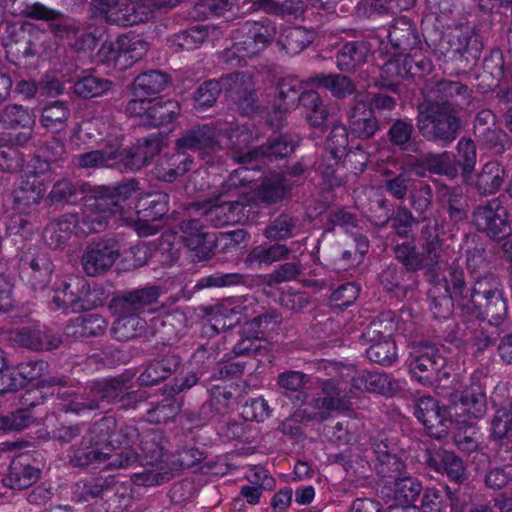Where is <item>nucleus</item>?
<instances>
[{"instance_id":"obj_56","label":"nucleus","mask_w":512,"mask_h":512,"mask_svg":"<svg viewBox=\"0 0 512 512\" xmlns=\"http://www.w3.org/2000/svg\"><path fill=\"white\" fill-rule=\"evenodd\" d=\"M88 290L89 286L82 279L75 278L70 282L62 281L54 291L52 302L57 308L75 307Z\"/></svg>"},{"instance_id":"obj_17","label":"nucleus","mask_w":512,"mask_h":512,"mask_svg":"<svg viewBox=\"0 0 512 512\" xmlns=\"http://www.w3.org/2000/svg\"><path fill=\"white\" fill-rule=\"evenodd\" d=\"M224 84L228 86L227 96L238 106L241 113L251 115L259 110V102L252 78L243 72L225 75Z\"/></svg>"},{"instance_id":"obj_37","label":"nucleus","mask_w":512,"mask_h":512,"mask_svg":"<svg viewBox=\"0 0 512 512\" xmlns=\"http://www.w3.org/2000/svg\"><path fill=\"white\" fill-rule=\"evenodd\" d=\"M507 300L504 294L494 298L471 305L469 310H463V315L475 317L478 320L487 322L489 326L501 329L507 317Z\"/></svg>"},{"instance_id":"obj_33","label":"nucleus","mask_w":512,"mask_h":512,"mask_svg":"<svg viewBox=\"0 0 512 512\" xmlns=\"http://www.w3.org/2000/svg\"><path fill=\"white\" fill-rule=\"evenodd\" d=\"M92 6L96 12L104 16L108 21L123 26L143 22L148 18L147 13L137 11L135 3L128 4L122 9L118 8L120 0H93Z\"/></svg>"},{"instance_id":"obj_41","label":"nucleus","mask_w":512,"mask_h":512,"mask_svg":"<svg viewBox=\"0 0 512 512\" xmlns=\"http://www.w3.org/2000/svg\"><path fill=\"white\" fill-rule=\"evenodd\" d=\"M309 83L327 90L335 99H346L357 92L356 83L342 73H319L311 77Z\"/></svg>"},{"instance_id":"obj_39","label":"nucleus","mask_w":512,"mask_h":512,"mask_svg":"<svg viewBox=\"0 0 512 512\" xmlns=\"http://www.w3.org/2000/svg\"><path fill=\"white\" fill-rule=\"evenodd\" d=\"M352 386L359 390L394 396L400 390L397 380L386 373L361 371L352 378Z\"/></svg>"},{"instance_id":"obj_48","label":"nucleus","mask_w":512,"mask_h":512,"mask_svg":"<svg viewBox=\"0 0 512 512\" xmlns=\"http://www.w3.org/2000/svg\"><path fill=\"white\" fill-rule=\"evenodd\" d=\"M116 314L119 316L114 321L111 329L112 335L116 340L127 342L146 334L147 322L145 319L132 312Z\"/></svg>"},{"instance_id":"obj_59","label":"nucleus","mask_w":512,"mask_h":512,"mask_svg":"<svg viewBox=\"0 0 512 512\" xmlns=\"http://www.w3.org/2000/svg\"><path fill=\"white\" fill-rule=\"evenodd\" d=\"M298 218L288 212H281L264 229L263 235L269 241H283L294 237Z\"/></svg>"},{"instance_id":"obj_43","label":"nucleus","mask_w":512,"mask_h":512,"mask_svg":"<svg viewBox=\"0 0 512 512\" xmlns=\"http://www.w3.org/2000/svg\"><path fill=\"white\" fill-rule=\"evenodd\" d=\"M309 381V375L295 370L284 371L277 377V385L283 395L297 407H301L307 402L308 393L304 391V387Z\"/></svg>"},{"instance_id":"obj_3","label":"nucleus","mask_w":512,"mask_h":512,"mask_svg":"<svg viewBox=\"0 0 512 512\" xmlns=\"http://www.w3.org/2000/svg\"><path fill=\"white\" fill-rule=\"evenodd\" d=\"M128 379L123 376L92 382L85 391L63 406V411L80 414L119 403L123 409H135L145 402L147 393L142 390L126 392Z\"/></svg>"},{"instance_id":"obj_53","label":"nucleus","mask_w":512,"mask_h":512,"mask_svg":"<svg viewBox=\"0 0 512 512\" xmlns=\"http://www.w3.org/2000/svg\"><path fill=\"white\" fill-rule=\"evenodd\" d=\"M385 179L382 187L384 191L393 199L402 201L406 199L418 179L413 178L412 172L406 168H401L399 173L390 170L384 171Z\"/></svg>"},{"instance_id":"obj_63","label":"nucleus","mask_w":512,"mask_h":512,"mask_svg":"<svg viewBox=\"0 0 512 512\" xmlns=\"http://www.w3.org/2000/svg\"><path fill=\"white\" fill-rule=\"evenodd\" d=\"M114 83L106 78L86 75L74 83V93L83 99L101 97L112 89Z\"/></svg>"},{"instance_id":"obj_22","label":"nucleus","mask_w":512,"mask_h":512,"mask_svg":"<svg viewBox=\"0 0 512 512\" xmlns=\"http://www.w3.org/2000/svg\"><path fill=\"white\" fill-rule=\"evenodd\" d=\"M238 390V386L234 383L213 386L210 400L203 403L197 415L194 418H190V420L204 423L224 415L235 402V394Z\"/></svg>"},{"instance_id":"obj_13","label":"nucleus","mask_w":512,"mask_h":512,"mask_svg":"<svg viewBox=\"0 0 512 512\" xmlns=\"http://www.w3.org/2000/svg\"><path fill=\"white\" fill-rule=\"evenodd\" d=\"M472 222L478 231L493 240H504L512 235V222L496 201L477 206L472 212Z\"/></svg>"},{"instance_id":"obj_27","label":"nucleus","mask_w":512,"mask_h":512,"mask_svg":"<svg viewBox=\"0 0 512 512\" xmlns=\"http://www.w3.org/2000/svg\"><path fill=\"white\" fill-rule=\"evenodd\" d=\"M373 55L372 44L367 40L344 43L337 51L336 66L343 73H354Z\"/></svg>"},{"instance_id":"obj_57","label":"nucleus","mask_w":512,"mask_h":512,"mask_svg":"<svg viewBox=\"0 0 512 512\" xmlns=\"http://www.w3.org/2000/svg\"><path fill=\"white\" fill-rule=\"evenodd\" d=\"M23 265L31 269L30 282L34 290H42L50 282L53 263L47 254L39 253L34 256L25 255Z\"/></svg>"},{"instance_id":"obj_28","label":"nucleus","mask_w":512,"mask_h":512,"mask_svg":"<svg viewBox=\"0 0 512 512\" xmlns=\"http://www.w3.org/2000/svg\"><path fill=\"white\" fill-rule=\"evenodd\" d=\"M437 204L453 224L468 218L469 205L460 186L442 185L437 190Z\"/></svg>"},{"instance_id":"obj_60","label":"nucleus","mask_w":512,"mask_h":512,"mask_svg":"<svg viewBox=\"0 0 512 512\" xmlns=\"http://www.w3.org/2000/svg\"><path fill=\"white\" fill-rule=\"evenodd\" d=\"M262 244L254 247L248 254L246 261L250 264L271 265L274 262L285 260L289 257L291 249L280 242Z\"/></svg>"},{"instance_id":"obj_49","label":"nucleus","mask_w":512,"mask_h":512,"mask_svg":"<svg viewBox=\"0 0 512 512\" xmlns=\"http://www.w3.org/2000/svg\"><path fill=\"white\" fill-rule=\"evenodd\" d=\"M170 76L160 70H149L135 77L131 85L132 95L150 97L162 92L169 84Z\"/></svg>"},{"instance_id":"obj_15","label":"nucleus","mask_w":512,"mask_h":512,"mask_svg":"<svg viewBox=\"0 0 512 512\" xmlns=\"http://www.w3.org/2000/svg\"><path fill=\"white\" fill-rule=\"evenodd\" d=\"M149 49L148 42L139 37L123 36L116 42L104 43L101 52L106 61H113L120 70L126 69L141 60Z\"/></svg>"},{"instance_id":"obj_31","label":"nucleus","mask_w":512,"mask_h":512,"mask_svg":"<svg viewBox=\"0 0 512 512\" xmlns=\"http://www.w3.org/2000/svg\"><path fill=\"white\" fill-rule=\"evenodd\" d=\"M427 297L433 317L438 320L448 319L456 306L455 290L451 287L450 276L434 282Z\"/></svg>"},{"instance_id":"obj_29","label":"nucleus","mask_w":512,"mask_h":512,"mask_svg":"<svg viewBox=\"0 0 512 512\" xmlns=\"http://www.w3.org/2000/svg\"><path fill=\"white\" fill-rule=\"evenodd\" d=\"M12 340L20 347L33 351H50L57 349L61 343V337L49 329L38 327H22L12 333Z\"/></svg>"},{"instance_id":"obj_55","label":"nucleus","mask_w":512,"mask_h":512,"mask_svg":"<svg viewBox=\"0 0 512 512\" xmlns=\"http://www.w3.org/2000/svg\"><path fill=\"white\" fill-rule=\"evenodd\" d=\"M315 31L304 27H288L283 30L278 43L289 55H297L305 50L315 39Z\"/></svg>"},{"instance_id":"obj_8","label":"nucleus","mask_w":512,"mask_h":512,"mask_svg":"<svg viewBox=\"0 0 512 512\" xmlns=\"http://www.w3.org/2000/svg\"><path fill=\"white\" fill-rule=\"evenodd\" d=\"M452 289L455 290L456 308L460 311L469 310L471 305L504 294L501 278L494 273H486L474 277L469 287L465 281V273L461 267L450 266L448 270Z\"/></svg>"},{"instance_id":"obj_6","label":"nucleus","mask_w":512,"mask_h":512,"mask_svg":"<svg viewBox=\"0 0 512 512\" xmlns=\"http://www.w3.org/2000/svg\"><path fill=\"white\" fill-rule=\"evenodd\" d=\"M395 328L392 311L381 313L364 327L360 340L363 344L369 345L366 356L371 362L388 367L397 361L396 343L392 338Z\"/></svg>"},{"instance_id":"obj_52","label":"nucleus","mask_w":512,"mask_h":512,"mask_svg":"<svg viewBox=\"0 0 512 512\" xmlns=\"http://www.w3.org/2000/svg\"><path fill=\"white\" fill-rule=\"evenodd\" d=\"M299 104L306 109V120L311 127L321 129L322 131L327 128L329 111L317 91H303Z\"/></svg>"},{"instance_id":"obj_30","label":"nucleus","mask_w":512,"mask_h":512,"mask_svg":"<svg viewBox=\"0 0 512 512\" xmlns=\"http://www.w3.org/2000/svg\"><path fill=\"white\" fill-rule=\"evenodd\" d=\"M32 457L29 454L15 456L9 466L8 474L4 478L5 486L22 490L33 485L40 478V469L32 465Z\"/></svg>"},{"instance_id":"obj_2","label":"nucleus","mask_w":512,"mask_h":512,"mask_svg":"<svg viewBox=\"0 0 512 512\" xmlns=\"http://www.w3.org/2000/svg\"><path fill=\"white\" fill-rule=\"evenodd\" d=\"M138 183L135 180L119 183L113 186H94L89 188L86 196V211L80 222L81 230L86 233H99L108 226L111 215H123L126 202L136 193Z\"/></svg>"},{"instance_id":"obj_61","label":"nucleus","mask_w":512,"mask_h":512,"mask_svg":"<svg viewBox=\"0 0 512 512\" xmlns=\"http://www.w3.org/2000/svg\"><path fill=\"white\" fill-rule=\"evenodd\" d=\"M108 452L102 447L98 448L94 444L85 443V435L78 446H72L69 455V464L75 468L87 467L95 462H103L107 458Z\"/></svg>"},{"instance_id":"obj_7","label":"nucleus","mask_w":512,"mask_h":512,"mask_svg":"<svg viewBox=\"0 0 512 512\" xmlns=\"http://www.w3.org/2000/svg\"><path fill=\"white\" fill-rule=\"evenodd\" d=\"M5 47L8 60L18 67L26 68L32 59L41 56L50 48V36L30 23L13 25Z\"/></svg>"},{"instance_id":"obj_14","label":"nucleus","mask_w":512,"mask_h":512,"mask_svg":"<svg viewBox=\"0 0 512 512\" xmlns=\"http://www.w3.org/2000/svg\"><path fill=\"white\" fill-rule=\"evenodd\" d=\"M443 362L444 357L439 353V349L428 341L414 343L407 360L412 378L424 386L431 383L432 376Z\"/></svg>"},{"instance_id":"obj_54","label":"nucleus","mask_w":512,"mask_h":512,"mask_svg":"<svg viewBox=\"0 0 512 512\" xmlns=\"http://www.w3.org/2000/svg\"><path fill=\"white\" fill-rule=\"evenodd\" d=\"M107 328L106 320L99 314L79 316L66 326V334L75 338H90L102 335Z\"/></svg>"},{"instance_id":"obj_38","label":"nucleus","mask_w":512,"mask_h":512,"mask_svg":"<svg viewBox=\"0 0 512 512\" xmlns=\"http://www.w3.org/2000/svg\"><path fill=\"white\" fill-rule=\"evenodd\" d=\"M409 166L414 169L416 174L420 177L424 176L425 172L450 178L455 177L457 174V169L452 162L451 155L447 151L421 154L420 157L411 162Z\"/></svg>"},{"instance_id":"obj_12","label":"nucleus","mask_w":512,"mask_h":512,"mask_svg":"<svg viewBox=\"0 0 512 512\" xmlns=\"http://www.w3.org/2000/svg\"><path fill=\"white\" fill-rule=\"evenodd\" d=\"M320 394L314 397L311 405L319 411L321 420L327 419L331 412H347L352 409L351 391L347 386L334 379H320L317 381Z\"/></svg>"},{"instance_id":"obj_36","label":"nucleus","mask_w":512,"mask_h":512,"mask_svg":"<svg viewBox=\"0 0 512 512\" xmlns=\"http://www.w3.org/2000/svg\"><path fill=\"white\" fill-rule=\"evenodd\" d=\"M46 187L36 173L22 178L21 184L14 192V205L19 213H30L42 201Z\"/></svg>"},{"instance_id":"obj_1","label":"nucleus","mask_w":512,"mask_h":512,"mask_svg":"<svg viewBox=\"0 0 512 512\" xmlns=\"http://www.w3.org/2000/svg\"><path fill=\"white\" fill-rule=\"evenodd\" d=\"M472 89L460 81L431 79L423 87V100L417 106L416 128L429 143L445 148L462 130L460 113L472 98Z\"/></svg>"},{"instance_id":"obj_21","label":"nucleus","mask_w":512,"mask_h":512,"mask_svg":"<svg viewBox=\"0 0 512 512\" xmlns=\"http://www.w3.org/2000/svg\"><path fill=\"white\" fill-rule=\"evenodd\" d=\"M373 467L382 478L396 479L404 474L406 464L397 449L385 440L374 439L371 443Z\"/></svg>"},{"instance_id":"obj_23","label":"nucleus","mask_w":512,"mask_h":512,"mask_svg":"<svg viewBox=\"0 0 512 512\" xmlns=\"http://www.w3.org/2000/svg\"><path fill=\"white\" fill-rule=\"evenodd\" d=\"M388 38L392 47L401 54L421 49L422 40L416 23L406 16L395 18L390 25Z\"/></svg>"},{"instance_id":"obj_25","label":"nucleus","mask_w":512,"mask_h":512,"mask_svg":"<svg viewBox=\"0 0 512 512\" xmlns=\"http://www.w3.org/2000/svg\"><path fill=\"white\" fill-rule=\"evenodd\" d=\"M347 128L352 137L369 140L380 130V122L373 112V108L359 100L351 107Z\"/></svg>"},{"instance_id":"obj_20","label":"nucleus","mask_w":512,"mask_h":512,"mask_svg":"<svg viewBox=\"0 0 512 512\" xmlns=\"http://www.w3.org/2000/svg\"><path fill=\"white\" fill-rule=\"evenodd\" d=\"M455 414L469 419H481L487 413V396L479 378L472 376L470 383L460 393L455 401Z\"/></svg>"},{"instance_id":"obj_18","label":"nucleus","mask_w":512,"mask_h":512,"mask_svg":"<svg viewBox=\"0 0 512 512\" xmlns=\"http://www.w3.org/2000/svg\"><path fill=\"white\" fill-rule=\"evenodd\" d=\"M244 55L253 57L272 43L277 34L274 22L268 18L259 21H247L241 28Z\"/></svg>"},{"instance_id":"obj_40","label":"nucleus","mask_w":512,"mask_h":512,"mask_svg":"<svg viewBox=\"0 0 512 512\" xmlns=\"http://www.w3.org/2000/svg\"><path fill=\"white\" fill-rule=\"evenodd\" d=\"M386 136L388 143L401 152L417 153L419 151L415 127L410 119L397 118L393 120Z\"/></svg>"},{"instance_id":"obj_51","label":"nucleus","mask_w":512,"mask_h":512,"mask_svg":"<svg viewBox=\"0 0 512 512\" xmlns=\"http://www.w3.org/2000/svg\"><path fill=\"white\" fill-rule=\"evenodd\" d=\"M117 428V419L113 415L104 416L95 421L85 434V443L102 447L104 451H113L114 431Z\"/></svg>"},{"instance_id":"obj_44","label":"nucleus","mask_w":512,"mask_h":512,"mask_svg":"<svg viewBox=\"0 0 512 512\" xmlns=\"http://www.w3.org/2000/svg\"><path fill=\"white\" fill-rule=\"evenodd\" d=\"M349 130L341 124L334 125L325 141V154L323 161L327 162V169L333 172L340 160L347 156Z\"/></svg>"},{"instance_id":"obj_24","label":"nucleus","mask_w":512,"mask_h":512,"mask_svg":"<svg viewBox=\"0 0 512 512\" xmlns=\"http://www.w3.org/2000/svg\"><path fill=\"white\" fill-rule=\"evenodd\" d=\"M302 95V86L296 78L280 79L275 86L274 96L270 102L271 112L281 119L297 107Z\"/></svg>"},{"instance_id":"obj_26","label":"nucleus","mask_w":512,"mask_h":512,"mask_svg":"<svg viewBox=\"0 0 512 512\" xmlns=\"http://www.w3.org/2000/svg\"><path fill=\"white\" fill-rule=\"evenodd\" d=\"M122 140L109 139L102 148L76 156V164L84 169H99L121 165Z\"/></svg>"},{"instance_id":"obj_10","label":"nucleus","mask_w":512,"mask_h":512,"mask_svg":"<svg viewBox=\"0 0 512 512\" xmlns=\"http://www.w3.org/2000/svg\"><path fill=\"white\" fill-rule=\"evenodd\" d=\"M120 256V245L113 237L92 239L84 248L81 255L83 272L90 277L107 273Z\"/></svg>"},{"instance_id":"obj_47","label":"nucleus","mask_w":512,"mask_h":512,"mask_svg":"<svg viewBox=\"0 0 512 512\" xmlns=\"http://www.w3.org/2000/svg\"><path fill=\"white\" fill-rule=\"evenodd\" d=\"M180 104L173 99H152L144 126L159 128L171 124L180 114Z\"/></svg>"},{"instance_id":"obj_35","label":"nucleus","mask_w":512,"mask_h":512,"mask_svg":"<svg viewBox=\"0 0 512 512\" xmlns=\"http://www.w3.org/2000/svg\"><path fill=\"white\" fill-rule=\"evenodd\" d=\"M181 365L182 358L179 355L167 353L147 363L144 371L138 376V383L146 387L156 385L177 372Z\"/></svg>"},{"instance_id":"obj_16","label":"nucleus","mask_w":512,"mask_h":512,"mask_svg":"<svg viewBox=\"0 0 512 512\" xmlns=\"http://www.w3.org/2000/svg\"><path fill=\"white\" fill-rule=\"evenodd\" d=\"M174 148L185 154H208L220 148L217 130L213 125L202 124L185 130L175 140Z\"/></svg>"},{"instance_id":"obj_11","label":"nucleus","mask_w":512,"mask_h":512,"mask_svg":"<svg viewBox=\"0 0 512 512\" xmlns=\"http://www.w3.org/2000/svg\"><path fill=\"white\" fill-rule=\"evenodd\" d=\"M163 293L160 285H145L129 290L115 292L109 302L112 313L132 312L139 314L153 311Z\"/></svg>"},{"instance_id":"obj_46","label":"nucleus","mask_w":512,"mask_h":512,"mask_svg":"<svg viewBox=\"0 0 512 512\" xmlns=\"http://www.w3.org/2000/svg\"><path fill=\"white\" fill-rule=\"evenodd\" d=\"M170 196L163 191L142 195L135 206L138 218L144 221L162 219L169 211Z\"/></svg>"},{"instance_id":"obj_5","label":"nucleus","mask_w":512,"mask_h":512,"mask_svg":"<svg viewBox=\"0 0 512 512\" xmlns=\"http://www.w3.org/2000/svg\"><path fill=\"white\" fill-rule=\"evenodd\" d=\"M484 49L482 36L471 28L443 34L435 44L434 52L439 59L459 68L470 69L478 63Z\"/></svg>"},{"instance_id":"obj_45","label":"nucleus","mask_w":512,"mask_h":512,"mask_svg":"<svg viewBox=\"0 0 512 512\" xmlns=\"http://www.w3.org/2000/svg\"><path fill=\"white\" fill-rule=\"evenodd\" d=\"M507 173L498 161L487 162L476 177L475 189L480 195L490 196L498 192L505 183Z\"/></svg>"},{"instance_id":"obj_58","label":"nucleus","mask_w":512,"mask_h":512,"mask_svg":"<svg viewBox=\"0 0 512 512\" xmlns=\"http://www.w3.org/2000/svg\"><path fill=\"white\" fill-rule=\"evenodd\" d=\"M225 75L219 79L206 80L201 83L193 94L194 108L205 110L214 106L222 91L226 94L228 86L224 84Z\"/></svg>"},{"instance_id":"obj_50","label":"nucleus","mask_w":512,"mask_h":512,"mask_svg":"<svg viewBox=\"0 0 512 512\" xmlns=\"http://www.w3.org/2000/svg\"><path fill=\"white\" fill-rule=\"evenodd\" d=\"M86 184L73 183L68 179H60L54 183L48 193L46 202L50 205H74L82 200L87 189Z\"/></svg>"},{"instance_id":"obj_62","label":"nucleus","mask_w":512,"mask_h":512,"mask_svg":"<svg viewBox=\"0 0 512 512\" xmlns=\"http://www.w3.org/2000/svg\"><path fill=\"white\" fill-rule=\"evenodd\" d=\"M408 200L411 209L420 219L427 220L433 204V190L431 185L426 181L418 179L408 195Z\"/></svg>"},{"instance_id":"obj_34","label":"nucleus","mask_w":512,"mask_h":512,"mask_svg":"<svg viewBox=\"0 0 512 512\" xmlns=\"http://www.w3.org/2000/svg\"><path fill=\"white\" fill-rule=\"evenodd\" d=\"M193 158L174 148V152L161 156L154 168L157 179L172 183L191 170Z\"/></svg>"},{"instance_id":"obj_9","label":"nucleus","mask_w":512,"mask_h":512,"mask_svg":"<svg viewBox=\"0 0 512 512\" xmlns=\"http://www.w3.org/2000/svg\"><path fill=\"white\" fill-rule=\"evenodd\" d=\"M301 138L290 133H280L270 136L265 143L247 152H241L233 158L242 164H253L258 168L260 161L279 163L286 161L299 147Z\"/></svg>"},{"instance_id":"obj_32","label":"nucleus","mask_w":512,"mask_h":512,"mask_svg":"<svg viewBox=\"0 0 512 512\" xmlns=\"http://www.w3.org/2000/svg\"><path fill=\"white\" fill-rule=\"evenodd\" d=\"M205 312L211 316L202 327V334L206 336L218 335L222 331L232 329L242 320V308L239 306L220 304L206 307Z\"/></svg>"},{"instance_id":"obj_4","label":"nucleus","mask_w":512,"mask_h":512,"mask_svg":"<svg viewBox=\"0 0 512 512\" xmlns=\"http://www.w3.org/2000/svg\"><path fill=\"white\" fill-rule=\"evenodd\" d=\"M247 169V167H241L239 170H236V174L230 175L227 182L222 186V191L218 196L197 204L200 214L211 226L220 228L233 224L238 222L244 215V208L249 203L248 195L237 193L236 198L231 199V196L225 192V188L227 187L228 190L232 187L236 189L239 185H245L250 182L251 180L246 178H237L239 172H244Z\"/></svg>"},{"instance_id":"obj_42","label":"nucleus","mask_w":512,"mask_h":512,"mask_svg":"<svg viewBox=\"0 0 512 512\" xmlns=\"http://www.w3.org/2000/svg\"><path fill=\"white\" fill-rule=\"evenodd\" d=\"M291 182L281 174L265 177L255 189L257 199L267 205L280 203L290 198Z\"/></svg>"},{"instance_id":"obj_19","label":"nucleus","mask_w":512,"mask_h":512,"mask_svg":"<svg viewBox=\"0 0 512 512\" xmlns=\"http://www.w3.org/2000/svg\"><path fill=\"white\" fill-rule=\"evenodd\" d=\"M163 141L159 135L139 138L128 150L121 148V165L130 171H138L147 166L160 154Z\"/></svg>"},{"instance_id":"obj_64","label":"nucleus","mask_w":512,"mask_h":512,"mask_svg":"<svg viewBox=\"0 0 512 512\" xmlns=\"http://www.w3.org/2000/svg\"><path fill=\"white\" fill-rule=\"evenodd\" d=\"M69 116L70 109L67 102L53 101L43 107L40 122L45 128L56 132L65 127Z\"/></svg>"}]
</instances>
